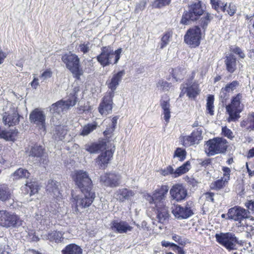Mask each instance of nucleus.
I'll return each mask as SVG.
<instances>
[{"label":"nucleus","instance_id":"f257e3e1","mask_svg":"<svg viewBox=\"0 0 254 254\" xmlns=\"http://www.w3.org/2000/svg\"><path fill=\"white\" fill-rule=\"evenodd\" d=\"M76 102L77 97L75 94H70L67 100H61L53 104L50 107V112L53 114L52 121L55 122V119L60 121L62 114L66 112L70 107L74 106Z\"/></svg>","mask_w":254,"mask_h":254},{"label":"nucleus","instance_id":"f03ea898","mask_svg":"<svg viewBox=\"0 0 254 254\" xmlns=\"http://www.w3.org/2000/svg\"><path fill=\"white\" fill-rule=\"evenodd\" d=\"M122 51V48H119L114 51L113 47L110 46L103 47L101 53L97 57V60L103 67L116 64L120 59Z\"/></svg>","mask_w":254,"mask_h":254},{"label":"nucleus","instance_id":"7ed1b4c3","mask_svg":"<svg viewBox=\"0 0 254 254\" xmlns=\"http://www.w3.org/2000/svg\"><path fill=\"white\" fill-rule=\"evenodd\" d=\"M82 194L74 195L72 194L71 202L75 211L81 213V210L89 207L95 198V193L93 190L81 191Z\"/></svg>","mask_w":254,"mask_h":254},{"label":"nucleus","instance_id":"20e7f679","mask_svg":"<svg viewBox=\"0 0 254 254\" xmlns=\"http://www.w3.org/2000/svg\"><path fill=\"white\" fill-rule=\"evenodd\" d=\"M242 97V94H237L232 98L231 103L226 106V111L229 114L227 119L228 122H236L240 118V114L243 109V106L241 104Z\"/></svg>","mask_w":254,"mask_h":254},{"label":"nucleus","instance_id":"39448f33","mask_svg":"<svg viewBox=\"0 0 254 254\" xmlns=\"http://www.w3.org/2000/svg\"><path fill=\"white\" fill-rule=\"evenodd\" d=\"M62 60L65 64L66 67L72 73L73 76L79 79L83 71L80 67L78 56L73 54H66L62 56Z\"/></svg>","mask_w":254,"mask_h":254},{"label":"nucleus","instance_id":"423d86ee","mask_svg":"<svg viewBox=\"0 0 254 254\" xmlns=\"http://www.w3.org/2000/svg\"><path fill=\"white\" fill-rule=\"evenodd\" d=\"M72 178L80 191L92 190L93 185L88 172L83 170L74 171Z\"/></svg>","mask_w":254,"mask_h":254},{"label":"nucleus","instance_id":"0eeeda50","mask_svg":"<svg viewBox=\"0 0 254 254\" xmlns=\"http://www.w3.org/2000/svg\"><path fill=\"white\" fill-rule=\"evenodd\" d=\"M203 13L204 10L201 1L193 2L188 6V10L184 12L181 23L184 25H188L190 21L197 20Z\"/></svg>","mask_w":254,"mask_h":254},{"label":"nucleus","instance_id":"6e6552de","mask_svg":"<svg viewBox=\"0 0 254 254\" xmlns=\"http://www.w3.org/2000/svg\"><path fill=\"white\" fill-rule=\"evenodd\" d=\"M23 222L15 213L6 210H0V226L6 228H18L22 225Z\"/></svg>","mask_w":254,"mask_h":254},{"label":"nucleus","instance_id":"1a4fd4ad","mask_svg":"<svg viewBox=\"0 0 254 254\" xmlns=\"http://www.w3.org/2000/svg\"><path fill=\"white\" fill-rule=\"evenodd\" d=\"M47 210L46 209H41L38 210L35 215V220L37 221L38 227L40 225L39 229H42V226L49 225L51 222L52 219L55 218V216L59 212V209L50 206V208L47 206Z\"/></svg>","mask_w":254,"mask_h":254},{"label":"nucleus","instance_id":"9d476101","mask_svg":"<svg viewBox=\"0 0 254 254\" xmlns=\"http://www.w3.org/2000/svg\"><path fill=\"white\" fill-rule=\"evenodd\" d=\"M249 210L239 206H235L228 209L227 214V219L237 222L236 226H241L243 222L250 218Z\"/></svg>","mask_w":254,"mask_h":254},{"label":"nucleus","instance_id":"9b49d317","mask_svg":"<svg viewBox=\"0 0 254 254\" xmlns=\"http://www.w3.org/2000/svg\"><path fill=\"white\" fill-rule=\"evenodd\" d=\"M215 237L217 242L229 251L236 250V245L239 243L238 238L231 232L217 233Z\"/></svg>","mask_w":254,"mask_h":254},{"label":"nucleus","instance_id":"f8f14e48","mask_svg":"<svg viewBox=\"0 0 254 254\" xmlns=\"http://www.w3.org/2000/svg\"><path fill=\"white\" fill-rule=\"evenodd\" d=\"M167 185H162L159 188L156 189L152 195L147 194L145 195V199L150 204L154 205L165 204V200L167 197L169 190Z\"/></svg>","mask_w":254,"mask_h":254},{"label":"nucleus","instance_id":"ddd939ff","mask_svg":"<svg viewBox=\"0 0 254 254\" xmlns=\"http://www.w3.org/2000/svg\"><path fill=\"white\" fill-rule=\"evenodd\" d=\"M227 141L223 138H214L207 141V152L209 156L224 152L227 148Z\"/></svg>","mask_w":254,"mask_h":254},{"label":"nucleus","instance_id":"4468645a","mask_svg":"<svg viewBox=\"0 0 254 254\" xmlns=\"http://www.w3.org/2000/svg\"><path fill=\"white\" fill-rule=\"evenodd\" d=\"M29 120L41 132L46 131V115L44 112L39 109H35L29 115Z\"/></svg>","mask_w":254,"mask_h":254},{"label":"nucleus","instance_id":"2eb2a0df","mask_svg":"<svg viewBox=\"0 0 254 254\" xmlns=\"http://www.w3.org/2000/svg\"><path fill=\"white\" fill-rule=\"evenodd\" d=\"M201 30L198 26H195L188 29L184 36L186 44L191 47H196L200 44Z\"/></svg>","mask_w":254,"mask_h":254},{"label":"nucleus","instance_id":"dca6fc26","mask_svg":"<svg viewBox=\"0 0 254 254\" xmlns=\"http://www.w3.org/2000/svg\"><path fill=\"white\" fill-rule=\"evenodd\" d=\"M114 96V93L107 92L102 98L98 107V111L102 116H106L112 113Z\"/></svg>","mask_w":254,"mask_h":254},{"label":"nucleus","instance_id":"f3484780","mask_svg":"<svg viewBox=\"0 0 254 254\" xmlns=\"http://www.w3.org/2000/svg\"><path fill=\"white\" fill-rule=\"evenodd\" d=\"M191 202H187L184 206L177 204L172 208V212L175 218L179 219H185L190 217L193 214L191 208Z\"/></svg>","mask_w":254,"mask_h":254},{"label":"nucleus","instance_id":"a211bd4d","mask_svg":"<svg viewBox=\"0 0 254 254\" xmlns=\"http://www.w3.org/2000/svg\"><path fill=\"white\" fill-rule=\"evenodd\" d=\"M191 83L190 81L188 80L187 82L181 85V92L180 94V97H182L185 93H187V96L190 98L194 99L199 94V85L196 83H193L192 84Z\"/></svg>","mask_w":254,"mask_h":254},{"label":"nucleus","instance_id":"6ab92c4d","mask_svg":"<svg viewBox=\"0 0 254 254\" xmlns=\"http://www.w3.org/2000/svg\"><path fill=\"white\" fill-rule=\"evenodd\" d=\"M201 134V130L197 128L193 130L189 135L181 136L180 141L182 144L185 147H189L194 144H198L199 141L202 139Z\"/></svg>","mask_w":254,"mask_h":254},{"label":"nucleus","instance_id":"aec40b11","mask_svg":"<svg viewBox=\"0 0 254 254\" xmlns=\"http://www.w3.org/2000/svg\"><path fill=\"white\" fill-rule=\"evenodd\" d=\"M20 118H23L17 110L7 111L3 113L2 122L5 126L13 127L19 123Z\"/></svg>","mask_w":254,"mask_h":254},{"label":"nucleus","instance_id":"412c9836","mask_svg":"<svg viewBox=\"0 0 254 254\" xmlns=\"http://www.w3.org/2000/svg\"><path fill=\"white\" fill-rule=\"evenodd\" d=\"M29 157L35 158L36 161L46 165L48 163L47 156L41 145L35 144L32 146L29 152Z\"/></svg>","mask_w":254,"mask_h":254},{"label":"nucleus","instance_id":"4be33fe9","mask_svg":"<svg viewBox=\"0 0 254 254\" xmlns=\"http://www.w3.org/2000/svg\"><path fill=\"white\" fill-rule=\"evenodd\" d=\"M111 230L115 233L119 234L127 233L132 230L133 228L126 221L114 220L110 224Z\"/></svg>","mask_w":254,"mask_h":254},{"label":"nucleus","instance_id":"5701e85b","mask_svg":"<svg viewBox=\"0 0 254 254\" xmlns=\"http://www.w3.org/2000/svg\"><path fill=\"white\" fill-rule=\"evenodd\" d=\"M121 177L115 173H106L100 177V182L104 186L115 187L120 184Z\"/></svg>","mask_w":254,"mask_h":254},{"label":"nucleus","instance_id":"b1692460","mask_svg":"<svg viewBox=\"0 0 254 254\" xmlns=\"http://www.w3.org/2000/svg\"><path fill=\"white\" fill-rule=\"evenodd\" d=\"M170 193L173 199L179 202L185 199L187 191L182 185L176 184L171 189Z\"/></svg>","mask_w":254,"mask_h":254},{"label":"nucleus","instance_id":"393cba45","mask_svg":"<svg viewBox=\"0 0 254 254\" xmlns=\"http://www.w3.org/2000/svg\"><path fill=\"white\" fill-rule=\"evenodd\" d=\"M125 74V70H122L116 73L114 72L113 73L111 78L109 79L106 82L108 87L111 90L109 92L114 93V91L116 90Z\"/></svg>","mask_w":254,"mask_h":254},{"label":"nucleus","instance_id":"a878e982","mask_svg":"<svg viewBox=\"0 0 254 254\" xmlns=\"http://www.w3.org/2000/svg\"><path fill=\"white\" fill-rule=\"evenodd\" d=\"M211 3L216 10L220 9L223 12L226 11L230 16L233 15L236 11V5L233 3H230L228 5L227 3L224 4L220 2L215 1V0H211Z\"/></svg>","mask_w":254,"mask_h":254},{"label":"nucleus","instance_id":"bb28decb","mask_svg":"<svg viewBox=\"0 0 254 254\" xmlns=\"http://www.w3.org/2000/svg\"><path fill=\"white\" fill-rule=\"evenodd\" d=\"M113 155V152L111 150H106L102 152L96 159V163L100 168L105 169L108 164L111 160Z\"/></svg>","mask_w":254,"mask_h":254},{"label":"nucleus","instance_id":"cd10ccee","mask_svg":"<svg viewBox=\"0 0 254 254\" xmlns=\"http://www.w3.org/2000/svg\"><path fill=\"white\" fill-rule=\"evenodd\" d=\"M60 185V182L54 180H50L46 186L47 190L52 193L53 196L57 199L62 197V194L59 188Z\"/></svg>","mask_w":254,"mask_h":254},{"label":"nucleus","instance_id":"c85d7f7f","mask_svg":"<svg viewBox=\"0 0 254 254\" xmlns=\"http://www.w3.org/2000/svg\"><path fill=\"white\" fill-rule=\"evenodd\" d=\"M240 86V82L237 80L227 84L225 87H222L220 92V97L226 100L229 97V93L233 92L237 87Z\"/></svg>","mask_w":254,"mask_h":254},{"label":"nucleus","instance_id":"c756f323","mask_svg":"<svg viewBox=\"0 0 254 254\" xmlns=\"http://www.w3.org/2000/svg\"><path fill=\"white\" fill-rule=\"evenodd\" d=\"M169 100L170 99L166 96L163 97L160 100V106L163 110L162 115H163V119L167 123L169 122L171 117Z\"/></svg>","mask_w":254,"mask_h":254},{"label":"nucleus","instance_id":"7c9ffc66","mask_svg":"<svg viewBox=\"0 0 254 254\" xmlns=\"http://www.w3.org/2000/svg\"><path fill=\"white\" fill-rule=\"evenodd\" d=\"M157 211V218L158 221L161 223H165L168 219L169 214L168 208L165 204L155 205Z\"/></svg>","mask_w":254,"mask_h":254},{"label":"nucleus","instance_id":"2f4dec72","mask_svg":"<svg viewBox=\"0 0 254 254\" xmlns=\"http://www.w3.org/2000/svg\"><path fill=\"white\" fill-rule=\"evenodd\" d=\"M134 194L133 191L125 188L117 190L114 196L117 199L123 202L126 200L130 199Z\"/></svg>","mask_w":254,"mask_h":254},{"label":"nucleus","instance_id":"473e14b6","mask_svg":"<svg viewBox=\"0 0 254 254\" xmlns=\"http://www.w3.org/2000/svg\"><path fill=\"white\" fill-rule=\"evenodd\" d=\"M106 146V141L105 140H100L97 142L92 143L89 144H86L85 146V149L90 153H95L99 150L105 148Z\"/></svg>","mask_w":254,"mask_h":254},{"label":"nucleus","instance_id":"72a5a7b5","mask_svg":"<svg viewBox=\"0 0 254 254\" xmlns=\"http://www.w3.org/2000/svg\"><path fill=\"white\" fill-rule=\"evenodd\" d=\"M64 233L62 231H53L42 236L43 239L49 240L50 241H54L57 243L62 242L64 238Z\"/></svg>","mask_w":254,"mask_h":254},{"label":"nucleus","instance_id":"f704fd0d","mask_svg":"<svg viewBox=\"0 0 254 254\" xmlns=\"http://www.w3.org/2000/svg\"><path fill=\"white\" fill-rule=\"evenodd\" d=\"M240 126L249 131L254 130V112L248 114L247 117L240 123Z\"/></svg>","mask_w":254,"mask_h":254},{"label":"nucleus","instance_id":"c9c22d12","mask_svg":"<svg viewBox=\"0 0 254 254\" xmlns=\"http://www.w3.org/2000/svg\"><path fill=\"white\" fill-rule=\"evenodd\" d=\"M225 64L226 70L230 73H233L236 69L237 60L235 56L230 54L226 57Z\"/></svg>","mask_w":254,"mask_h":254},{"label":"nucleus","instance_id":"e433bc0d","mask_svg":"<svg viewBox=\"0 0 254 254\" xmlns=\"http://www.w3.org/2000/svg\"><path fill=\"white\" fill-rule=\"evenodd\" d=\"M62 254H82L81 248L75 244H70L66 246L61 251Z\"/></svg>","mask_w":254,"mask_h":254},{"label":"nucleus","instance_id":"4c0bfd02","mask_svg":"<svg viewBox=\"0 0 254 254\" xmlns=\"http://www.w3.org/2000/svg\"><path fill=\"white\" fill-rule=\"evenodd\" d=\"M55 126H56L55 130L54 133V136L56 140H63L66 134L67 129L65 127L58 125L57 122L53 123Z\"/></svg>","mask_w":254,"mask_h":254},{"label":"nucleus","instance_id":"58836bf2","mask_svg":"<svg viewBox=\"0 0 254 254\" xmlns=\"http://www.w3.org/2000/svg\"><path fill=\"white\" fill-rule=\"evenodd\" d=\"M12 196V191L8 185L3 184L0 185V200L3 202L9 200Z\"/></svg>","mask_w":254,"mask_h":254},{"label":"nucleus","instance_id":"ea45409f","mask_svg":"<svg viewBox=\"0 0 254 254\" xmlns=\"http://www.w3.org/2000/svg\"><path fill=\"white\" fill-rule=\"evenodd\" d=\"M29 175L30 173L27 170L20 168L11 174V177L13 180H17L21 179L28 178Z\"/></svg>","mask_w":254,"mask_h":254},{"label":"nucleus","instance_id":"a19ab883","mask_svg":"<svg viewBox=\"0 0 254 254\" xmlns=\"http://www.w3.org/2000/svg\"><path fill=\"white\" fill-rule=\"evenodd\" d=\"M190 168V161H188L181 166L178 167L175 171H174V173H173V177L174 178H177L188 172Z\"/></svg>","mask_w":254,"mask_h":254},{"label":"nucleus","instance_id":"79ce46f5","mask_svg":"<svg viewBox=\"0 0 254 254\" xmlns=\"http://www.w3.org/2000/svg\"><path fill=\"white\" fill-rule=\"evenodd\" d=\"M213 18V16L211 14L209 13H204L203 16L201 18L199 21V26L205 31L208 24Z\"/></svg>","mask_w":254,"mask_h":254},{"label":"nucleus","instance_id":"37998d69","mask_svg":"<svg viewBox=\"0 0 254 254\" xmlns=\"http://www.w3.org/2000/svg\"><path fill=\"white\" fill-rule=\"evenodd\" d=\"M23 236L25 239L29 242H37L39 238L35 234V231L31 228H27L23 233Z\"/></svg>","mask_w":254,"mask_h":254},{"label":"nucleus","instance_id":"c03bdc74","mask_svg":"<svg viewBox=\"0 0 254 254\" xmlns=\"http://www.w3.org/2000/svg\"><path fill=\"white\" fill-rule=\"evenodd\" d=\"M97 124L95 122L91 124H88L83 127L80 134L82 136L87 135L95 130L97 128Z\"/></svg>","mask_w":254,"mask_h":254},{"label":"nucleus","instance_id":"a18cd8bd","mask_svg":"<svg viewBox=\"0 0 254 254\" xmlns=\"http://www.w3.org/2000/svg\"><path fill=\"white\" fill-rule=\"evenodd\" d=\"M186 71L183 68L178 67L173 69V77L176 81H181L183 79Z\"/></svg>","mask_w":254,"mask_h":254},{"label":"nucleus","instance_id":"49530a36","mask_svg":"<svg viewBox=\"0 0 254 254\" xmlns=\"http://www.w3.org/2000/svg\"><path fill=\"white\" fill-rule=\"evenodd\" d=\"M214 100V98L213 95H209L207 98L206 112L211 116L213 115L214 112V107L213 105Z\"/></svg>","mask_w":254,"mask_h":254},{"label":"nucleus","instance_id":"de8ad7c7","mask_svg":"<svg viewBox=\"0 0 254 254\" xmlns=\"http://www.w3.org/2000/svg\"><path fill=\"white\" fill-rule=\"evenodd\" d=\"M28 190H30V195L31 196L38 191V186L37 183L34 182L27 183L25 187Z\"/></svg>","mask_w":254,"mask_h":254},{"label":"nucleus","instance_id":"09e8293b","mask_svg":"<svg viewBox=\"0 0 254 254\" xmlns=\"http://www.w3.org/2000/svg\"><path fill=\"white\" fill-rule=\"evenodd\" d=\"M172 36V35L170 32H167L164 33V35L161 38V41L160 43V48L161 49L164 48L169 43L170 39Z\"/></svg>","mask_w":254,"mask_h":254},{"label":"nucleus","instance_id":"8fccbe9b","mask_svg":"<svg viewBox=\"0 0 254 254\" xmlns=\"http://www.w3.org/2000/svg\"><path fill=\"white\" fill-rule=\"evenodd\" d=\"M228 181L223 178L217 180L211 184V188L216 190L221 189L224 187Z\"/></svg>","mask_w":254,"mask_h":254},{"label":"nucleus","instance_id":"3c124183","mask_svg":"<svg viewBox=\"0 0 254 254\" xmlns=\"http://www.w3.org/2000/svg\"><path fill=\"white\" fill-rule=\"evenodd\" d=\"M171 86V84L164 80H159L157 83V87L162 91H168Z\"/></svg>","mask_w":254,"mask_h":254},{"label":"nucleus","instance_id":"603ef678","mask_svg":"<svg viewBox=\"0 0 254 254\" xmlns=\"http://www.w3.org/2000/svg\"><path fill=\"white\" fill-rule=\"evenodd\" d=\"M239 230L241 231H245L248 233L251 234H254V228L252 225H248L246 221L245 222H243V225L241 226H238L237 227Z\"/></svg>","mask_w":254,"mask_h":254},{"label":"nucleus","instance_id":"864d4df0","mask_svg":"<svg viewBox=\"0 0 254 254\" xmlns=\"http://www.w3.org/2000/svg\"><path fill=\"white\" fill-rule=\"evenodd\" d=\"M174 157L179 158V160L181 161L184 160L186 157L185 150L181 148H177L174 152Z\"/></svg>","mask_w":254,"mask_h":254},{"label":"nucleus","instance_id":"5fc2aeb1","mask_svg":"<svg viewBox=\"0 0 254 254\" xmlns=\"http://www.w3.org/2000/svg\"><path fill=\"white\" fill-rule=\"evenodd\" d=\"M0 137L6 140H11L13 138V135L11 131L3 130L0 131Z\"/></svg>","mask_w":254,"mask_h":254},{"label":"nucleus","instance_id":"6e6d98bb","mask_svg":"<svg viewBox=\"0 0 254 254\" xmlns=\"http://www.w3.org/2000/svg\"><path fill=\"white\" fill-rule=\"evenodd\" d=\"M91 47V45L90 43H84L83 44H80L79 46L78 50L83 54H86L89 52Z\"/></svg>","mask_w":254,"mask_h":254},{"label":"nucleus","instance_id":"4d7b16f0","mask_svg":"<svg viewBox=\"0 0 254 254\" xmlns=\"http://www.w3.org/2000/svg\"><path fill=\"white\" fill-rule=\"evenodd\" d=\"M0 254H12L10 248L8 245H0Z\"/></svg>","mask_w":254,"mask_h":254},{"label":"nucleus","instance_id":"13d9d810","mask_svg":"<svg viewBox=\"0 0 254 254\" xmlns=\"http://www.w3.org/2000/svg\"><path fill=\"white\" fill-rule=\"evenodd\" d=\"M222 133L224 136L228 138L232 139L234 137L233 132L226 127L222 128Z\"/></svg>","mask_w":254,"mask_h":254},{"label":"nucleus","instance_id":"bf43d9fd","mask_svg":"<svg viewBox=\"0 0 254 254\" xmlns=\"http://www.w3.org/2000/svg\"><path fill=\"white\" fill-rule=\"evenodd\" d=\"M84 64H85L84 70L86 72H90L91 71L93 70V63L92 60H84Z\"/></svg>","mask_w":254,"mask_h":254},{"label":"nucleus","instance_id":"052dcab7","mask_svg":"<svg viewBox=\"0 0 254 254\" xmlns=\"http://www.w3.org/2000/svg\"><path fill=\"white\" fill-rule=\"evenodd\" d=\"M172 239L176 243L182 246L185 245L186 243V241L185 239L176 234L173 235Z\"/></svg>","mask_w":254,"mask_h":254},{"label":"nucleus","instance_id":"680f3d73","mask_svg":"<svg viewBox=\"0 0 254 254\" xmlns=\"http://www.w3.org/2000/svg\"><path fill=\"white\" fill-rule=\"evenodd\" d=\"M52 75V72L50 69H47L44 71L40 76V78L43 81H45L50 78Z\"/></svg>","mask_w":254,"mask_h":254},{"label":"nucleus","instance_id":"e2e57ef3","mask_svg":"<svg viewBox=\"0 0 254 254\" xmlns=\"http://www.w3.org/2000/svg\"><path fill=\"white\" fill-rule=\"evenodd\" d=\"M222 171L223 172V179L228 182L230 180V175L231 170L229 168L227 167H223L222 168Z\"/></svg>","mask_w":254,"mask_h":254},{"label":"nucleus","instance_id":"0e129e2a","mask_svg":"<svg viewBox=\"0 0 254 254\" xmlns=\"http://www.w3.org/2000/svg\"><path fill=\"white\" fill-rule=\"evenodd\" d=\"M171 0H155V3L158 7H161L170 4Z\"/></svg>","mask_w":254,"mask_h":254},{"label":"nucleus","instance_id":"69168bd1","mask_svg":"<svg viewBox=\"0 0 254 254\" xmlns=\"http://www.w3.org/2000/svg\"><path fill=\"white\" fill-rule=\"evenodd\" d=\"M174 173V169L171 166H169L164 169L161 170V174L164 176L169 174H172L173 175Z\"/></svg>","mask_w":254,"mask_h":254},{"label":"nucleus","instance_id":"338daca9","mask_svg":"<svg viewBox=\"0 0 254 254\" xmlns=\"http://www.w3.org/2000/svg\"><path fill=\"white\" fill-rule=\"evenodd\" d=\"M115 130V128L110 126L109 127H107L106 130L104 131L103 133L104 136L106 137V139L107 138H110L112 134Z\"/></svg>","mask_w":254,"mask_h":254},{"label":"nucleus","instance_id":"774afa93","mask_svg":"<svg viewBox=\"0 0 254 254\" xmlns=\"http://www.w3.org/2000/svg\"><path fill=\"white\" fill-rule=\"evenodd\" d=\"M245 205L249 212L250 211H251L252 212H254V201L249 200L246 203Z\"/></svg>","mask_w":254,"mask_h":254}]
</instances>
